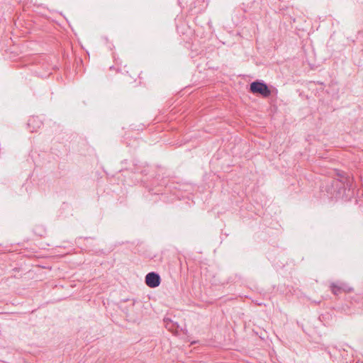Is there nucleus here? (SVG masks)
Instances as JSON below:
<instances>
[{
  "label": "nucleus",
  "mask_w": 363,
  "mask_h": 363,
  "mask_svg": "<svg viewBox=\"0 0 363 363\" xmlns=\"http://www.w3.org/2000/svg\"><path fill=\"white\" fill-rule=\"evenodd\" d=\"M250 91L253 94H259L264 98L269 97L271 95V91L267 85L259 81H255L251 83Z\"/></svg>",
  "instance_id": "nucleus-1"
},
{
  "label": "nucleus",
  "mask_w": 363,
  "mask_h": 363,
  "mask_svg": "<svg viewBox=\"0 0 363 363\" xmlns=\"http://www.w3.org/2000/svg\"><path fill=\"white\" fill-rule=\"evenodd\" d=\"M146 284L151 288H155L160 284V277L155 272H150L145 277Z\"/></svg>",
  "instance_id": "nucleus-2"
},
{
  "label": "nucleus",
  "mask_w": 363,
  "mask_h": 363,
  "mask_svg": "<svg viewBox=\"0 0 363 363\" xmlns=\"http://www.w3.org/2000/svg\"><path fill=\"white\" fill-rule=\"evenodd\" d=\"M330 289H331L332 293L334 295H338L342 292L349 293V292L352 291V288L347 286L344 283H338V284L332 283L330 284Z\"/></svg>",
  "instance_id": "nucleus-3"
},
{
  "label": "nucleus",
  "mask_w": 363,
  "mask_h": 363,
  "mask_svg": "<svg viewBox=\"0 0 363 363\" xmlns=\"http://www.w3.org/2000/svg\"><path fill=\"white\" fill-rule=\"evenodd\" d=\"M33 121H35V118H32V119L29 120L28 125H30V123H31Z\"/></svg>",
  "instance_id": "nucleus-4"
}]
</instances>
